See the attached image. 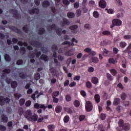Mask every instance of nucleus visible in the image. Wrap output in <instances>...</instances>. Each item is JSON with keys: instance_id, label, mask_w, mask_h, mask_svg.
<instances>
[{"instance_id": "nucleus-17", "label": "nucleus", "mask_w": 131, "mask_h": 131, "mask_svg": "<svg viewBox=\"0 0 131 131\" xmlns=\"http://www.w3.org/2000/svg\"><path fill=\"white\" fill-rule=\"evenodd\" d=\"M42 6L43 8H48L50 7V2L48 0H46L42 3Z\"/></svg>"}, {"instance_id": "nucleus-10", "label": "nucleus", "mask_w": 131, "mask_h": 131, "mask_svg": "<svg viewBox=\"0 0 131 131\" xmlns=\"http://www.w3.org/2000/svg\"><path fill=\"white\" fill-rule=\"evenodd\" d=\"M1 121L3 123H7L9 120V118H8V116L5 114H2L1 116Z\"/></svg>"}, {"instance_id": "nucleus-8", "label": "nucleus", "mask_w": 131, "mask_h": 131, "mask_svg": "<svg viewBox=\"0 0 131 131\" xmlns=\"http://www.w3.org/2000/svg\"><path fill=\"white\" fill-rule=\"evenodd\" d=\"M9 28L11 30H12V31H14V32L17 33V34H21V30L17 28V27L14 26H10L9 27Z\"/></svg>"}, {"instance_id": "nucleus-19", "label": "nucleus", "mask_w": 131, "mask_h": 131, "mask_svg": "<svg viewBox=\"0 0 131 131\" xmlns=\"http://www.w3.org/2000/svg\"><path fill=\"white\" fill-rule=\"evenodd\" d=\"M91 82L94 84H97V83H99V79H98V78L96 77H93L92 78Z\"/></svg>"}, {"instance_id": "nucleus-62", "label": "nucleus", "mask_w": 131, "mask_h": 131, "mask_svg": "<svg viewBox=\"0 0 131 131\" xmlns=\"http://www.w3.org/2000/svg\"><path fill=\"white\" fill-rule=\"evenodd\" d=\"M25 105H26V107H29V106H30V105H31V101L30 100L26 101Z\"/></svg>"}, {"instance_id": "nucleus-4", "label": "nucleus", "mask_w": 131, "mask_h": 131, "mask_svg": "<svg viewBox=\"0 0 131 131\" xmlns=\"http://www.w3.org/2000/svg\"><path fill=\"white\" fill-rule=\"evenodd\" d=\"M85 110L87 112H91L93 110V103L91 101H88L86 102Z\"/></svg>"}, {"instance_id": "nucleus-38", "label": "nucleus", "mask_w": 131, "mask_h": 131, "mask_svg": "<svg viewBox=\"0 0 131 131\" xmlns=\"http://www.w3.org/2000/svg\"><path fill=\"white\" fill-rule=\"evenodd\" d=\"M93 14L94 18H99V12L98 11H94Z\"/></svg>"}, {"instance_id": "nucleus-15", "label": "nucleus", "mask_w": 131, "mask_h": 131, "mask_svg": "<svg viewBox=\"0 0 131 131\" xmlns=\"http://www.w3.org/2000/svg\"><path fill=\"white\" fill-rule=\"evenodd\" d=\"M122 128L124 130L128 131L130 129V125L129 123H125Z\"/></svg>"}, {"instance_id": "nucleus-21", "label": "nucleus", "mask_w": 131, "mask_h": 131, "mask_svg": "<svg viewBox=\"0 0 131 131\" xmlns=\"http://www.w3.org/2000/svg\"><path fill=\"white\" fill-rule=\"evenodd\" d=\"M67 17L70 18L71 19L73 18L74 17H75V14L73 12H68L67 13Z\"/></svg>"}, {"instance_id": "nucleus-36", "label": "nucleus", "mask_w": 131, "mask_h": 131, "mask_svg": "<svg viewBox=\"0 0 131 131\" xmlns=\"http://www.w3.org/2000/svg\"><path fill=\"white\" fill-rule=\"evenodd\" d=\"M21 97H22V95L19 93L14 94V97L16 99V100H19V99H20Z\"/></svg>"}, {"instance_id": "nucleus-6", "label": "nucleus", "mask_w": 131, "mask_h": 131, "mask_svg": "<svg viewBox=\"0 0 131 131\" xmlns=\"http://www.w3.org/2000/svg\"><path fill=\"white\" fill-rule=\"evenodd\" d=\"M28 13L30 14V15H33V14H36L37 15V14L39 13V9H38V8H35L29 10Z\"/></svg>"}, {"instance_id": "nucleus-63", "label": "nucleus", "mask_w": 131, "mask_h": 131, "mask_svg": "<svg viewBox=\"0 0 131 131\" xmlns=\"http://www.w3.org/2000/svg\"><path fill=\"white\" fill-rule=\"evenodd\" d=\"M53 98V103H58V102H59V99L54 97H52Z\"/></svg>"}, {"instance_id": "nucleus-30", "label": "nucleus", "mask_w": 131, "mask_h": 131, "mask_svg": "<svg viewBox=\"0 0 131 131\" xmlns=\"http://www.w3.org/2000/svg\"><path fill=\"white\" fill-rule=\"evenodd\" d=\"M118 125L119 127H122L124 125V121H123V120L120 119L118 122Z\"/></svg>"}, {"instance_id": "nucleus-34", "label": "nucleus", "mask_w": 131, "mask_h": 131, "mask_svg": "<svg viewBox=\"0 0 131 131\" xmlns=\"http://www.w3.org/2000/svg\"><path fill=\"white\" fill-rule=\"evenodd\" d=\"M25 112H24V110L23 109V108L22 107H19V109H18V114H19V115L21 116L23 114H24V113Z\"/></svg>"}, {"instance_id": "nucleus-3", "label": "nucleus", "mask_w": 131, "mask_h": 131, "mask_svg": "<svg viewBox=\"0 0 131 131\" xmlns=\"http://www.w3.org/2000/svg\"><path fill=\"white\" fill-rule=\"evenodd\" d=\"M10 12L13 13V17L15 19H17V20H19V19H21V15H20V14L18 13L17 10L12 9L10 10Z\"/></svg>"}, {"instance_id": "nucleus-26", "label": "nucleus", "mask_w": 131, "mask_h": 131, "mask_svg": "<svg viewBox=\"0 0 131 131\" xmlns=\"http://www.w3.org/2000/svg\"><path fill=\"white\" fill-rule=\"evenodd\" d=\"M45 32L46 29H45L43 28H41L38 30V34H39V35H42V34H45Z\"/></svg>"}, {"instance_id": "nucleus-57", "label": "nucleus", "mask_w": 131, "mask_h": 131, "mask_svg": "<svg viewBox=\"0 0 131 131\" xmlns=\"http://www.w3.org/2000/svg\"><path fill=\"white\" fill-rule=\"evenodd\" d=\"M113 51L114 54H118V52H119V50H118L117 48L114 47L113 49Z\"/></svg>"}, {"instance_id": "nucleus-18", "label": "nucleus", "mask_w": 131, "mask_h": 131, "mask_svg": "<svg viewBox=\"0 0 131 131\" xmlns=\"http://www.w3.org/2000/svg\"><path fill=\"white\" fill-rule=\"evenodd\" d=\"M94 99L95 102L98 104V103H100V101H101V97L99 94H96L94 96Z\"/></svg>"}, {"instance_id": "nucleus-46", "label": "nucleus", "mask_w": 131, "mask_h": 131, "mask_svg": "<svg viewBox=\"0 0 131 131\" xmlns=\"http://www.w3.org/2000/svg\"><path fill=\"white\" fill-rule=\"evenodd\" d=\"M34 78H35V80H38V79H39V78H40V74H39L38 73L36 74L35 75Z\"/></svg>"}, {"instance_id": "nucleus-28", "label": "nucleus", "mask_w": 131, "mask_h": 131, "mask_svg": "<svg viewBox=\"0 0 131 131\" xmlns=\"http://www.w3.org/2000/svg\"><path fill=\"white\" fill-rule=\"evenodd\" d=\"M47 127L49 130H54L56 128V126L54 124H49Z\"/></svg>"}, {"instance_id": "nucleus-31", "label": "nucleus", "mask_w": 131, "mask_h": 131, "mask_svg": "<svg viewBox=\"0 0 131 131\" xmlns=\"http://www.w3.org/2000/svg\"><path fill=\"white\" fill-rule=\"evenodd\" d=\"M120 102V99L119 98H116L114 99L113 104L115 105V106H116L119 104Z\"/></svg>"}, {"instance_id": "nucleus-11", "label": "nucleus", "mask_w": 131, "mask_h": 131, "mask_svg": "<svg viewBox=\"0 0 131 131\" xmlns=\"http://www.w3.org/2000/svg\"><path fill=\"white\" fill-rule=\"evenodd\" d=\"M99 6L102 9H105L107 6V3H106V1L104 0H100L99 2Z\"/></svg>"}, {"instance_id": "nucleus-7", "label": "nucleus", "mask_w": 131, "mask_h": 131, "mask_svg": "<svg viewBox=\"0 0 131 131\" xmlns=\"http://www.w3.org/2000/svg\"><path fill=\"white\" fill-rule=\"evenodd\" d=\"M112 24L115 26H121L122 24V21L119 19H114L112 21Z\"/></svg>"}, {"instance_id": "nucleus-58", "label": "nucleus", "mask_w": 131, "mask_h": 131, "mask_svg": "<svg viewBox=\"0 0 131 131\" xmlns=\"http://www.w3.org/2000/svg\"><path fill=\"white\" fill-rule=\"evenodd\" d=\"M17 65H22L23 64V60L22 59H19L16 61Z\"/></svg>"}, {"instance_id": "nucleus-43", "label": "nucleus", "mask_w": 131, "mask_h": 131, "mask_svg": "<svg viewBox=\"0 0 131 131\" xmlns=\"http://www.w3.org/2000/svg\"><path fill=\"white\" fill-rule=\"evenodd\" d=\"M25 103V99L24 98H21L19 100V105L23 106Z\"/></svg>"}, {"instance_id": "nucleus-61", "label": "nucleus", "mask_w": 131, "mask_h": 131, "mask_svg": "<svg viewBox=\"0 0 131 131\" xmlns=\"http://www.w3.org/2000/svg\"><path fill=\"white\" fill-rule=\"evenodd\" d=\"M84 52H85L88 53H91V52H92V49L91 48H87L84 50Z\"/></svg>"}, {"instance_id": "nucleus-52", "label": "nucleus", "mask_w": 131, "mask_h": 131, "mask_svg": "<svg viewBox=\"0 0 131 131\" xmlns=\"http://www.w3.org/2000/svg\"><path fill=\"white\" fill-rule=\"evenodd\" d=\"M120 47L121 48H125V47H126V43H125V42H120Z\"/></svg>"}, {"instance_id": "nucleus-42", "label": "nucleus", "mask_w": 131, "mask_h": 131, "mask_svg": "<svg viewBox=\"0 0 131 131\" xmlns=\"http://www.w3.org/2000/svg\"><path fill=\"white\" fill-rule=\"evenodd\" d=\"M106 77L108 80H113V77H112V75L109 73H107Z\"/></svg>"}, {"instance_id": "nucleus-54", "label": "nucleus", "mask_w": 131, "mask_h": 131, "mask_svg": "<svg viewBox=\"0 0 131 131\" xmlns=\"http://www.w3.org/2000/svg\"><path fill=\"white\" fill-rule=\"evenodd\" d=\"M80 94H81V96L82 97H83L84 98H85V97H86V92H85V91L82 90L80 92Z\"/></svg>"}, {"instance_id": "nucleus-22", "label": "nucleus", "mask_w": 131, "mask_h": 131, "mask_svg": "<svg viewBox=\"0 0 131 131\" xmlns=\"http://www.w3.org/2000/svg\"><path fill=\"white\" fill-rule=\"evenodd\" d=\"M40 59V60H43V61H45V62H47L48 60H49L48 56L45 54H42V55H41Z\"/></svg>"}, {"instance_id": "nucleus-47", "label": "nucleus", "mask_w": 131, "mask_h": 131, "mask_svg": "<svg viewBox=\"0 0 131 131\" xmlns=\"http://www.w3.org/2000/svg\"><path fill=\"white\" fill-rule=\"evenodd\" d=\"M72 98L71 96L69 95H66V100L67 102H70L71 101Z\"/></svg>"}, {"instance_id": "nucleus-37", "label": "nucleus", "mask_w": 131, "mask_h": 131, "mask_svg": "<svg viewBox=\"0 0 131 131\" xmlns=\"http://www.w3.org/2000/svg\"><path fill=\"white\" fill-rule=\"evenodd\" d=\"M74 105L75 107H79V106L80 105V103L78 100H75L74 101Z\"/></svg>"}, {"instance_id": "nucleus-45", "label": "nucleus", "mask_w": 131, "mask_h": 131, "mask_svg": "<svg viewBox=\"0 0 131 131\" xmlns=\"http://www.w3.org/2000/svg\"><path fill=\"white\" fill-rule=\"evenodd\" d=\"M92 83L90 81H87L86 82V86L88 88V89H91L92 88Z\"/></svg>"}, {"instance_id": "nucleus-16", "label": "nucleus", "mask_w": 131, "mask_h": 131, "mask_svg": "<svg viewBox=\"0 0 131 131\" xmlns=\"http://www.w3.org/2000/svg\"><path fill=\"white\" fill-rule=\"evenodd\" d=\"M30 43L32 46H34L35 47H40V46H41L40 42H38V41H35V40L31 41Z\"/></svg>"}, {"instance_id": "nucleus-55", "label": "nucleus", "mask_w": 131, "mask_h": 131, "mask_svg": "<svg viewBox=\"0 0 131 131\" xmlns=\"http://www.w3.org/2000/svg\"><path fill=\"white\" fill-rule=\"evenodd\" d=\"M0 130L6 131V130H7V127H6V126H5L3 125H0Z\"/></svg>"}, {"instance_id": "nucleus-40", "label": "nucleus", "mask_w": 131, "mask_h": 131, "mask_svg": "<svg viewBox=\"0 0 131 131\" xmlns=\"http://www.w3.org/2000/svg\"><path fill=\"white\" fill-rule=\"evenodd\" d=\"M69 116H66L63 118V121L65 123H67L69 121Z\"/></svg>"}, {"instance_id": "nucleus-23", "label": "nucleus", "mask_w": 131, "mask_h": 131, "mask_svg": "<svg viewBox=\"0 0 131 131\" xmlns=\"http://www.w3.org/2000/svg\"><path fill=\"white\" fill-rule=\"evenodd\" d=\"M62 109V106H61L60 105H57L55 108V112H56V113H60L61 112Z\"/></svg>"}, {"instance_id": "nucleus-50", "label": "nucleus", "mask_w": 131, "mask_h": 131, "mask_svg": "<svg viewBox=\"0 0 131 131\" xmlns=\"http://www.w3.org/2000/svg\"><path fill=\"white\" fill-rule=\"evenodd\" d=\"M66 111L69 114H72V110L69 107H66Z\"/></svg>"}, {"instance_id": "nucleus-12", "label": "nucleus", "mask_w": 131, "mask_h": 131, "mask_svg": "<svg viewBox=\"0 0 131 131\" xmlns=\"http://www.w3.org/2000/svg\"><path fill=\"white\" fill-rule=\"evenodd\" d=\"M64 55L67 57H71V56H73V55H74V50L71 49L70 50L67 51L64 53Z\"/></svg>"}, {"instance_id": "nucleus-48", "label": "nucleus", "mask_w": 131, "mask_h": 131, "mask_svg": "<svg viewBox=\"0 0 131 131\" xmlns=\"http://www.w3.org/2000/svg\"><path fill=\"white\" fill-rule=\"evenodd\" d=\"M84 118H85V116L83 115H81L79 116V121H83V120H84Z\"/></svg>"}, {"instance_id": "nucleus-51", "label": "nucleus", "mask_w": 131, "mask_h": 131, "mask_svg": "<svg viewBox=\"0 0 131 131\" xmlns=\"http://www.w3.org/2000/svg\"><path fill=\"white\" fill-rule=\"evenodd\" d=\"M62 3L65 6H68L70 5V2L68 0H63Z\"/></svg>"}, {"instance_id": "nucleus-60", "label": "nucleus", "mask_w": 131, "mask_h": 131, "mask_svg": "<svg viewBox=\"0 0 131 131\" xmlns=\"http://www.w3.org/2000/svg\"><path fill=\"white\" fill-rule=\"evenodd\" d=\"M100 118L101 120H105L106 118V115L105 114H101L100 115Z\"/></svg>"}, {"instance_id": "nucleus-2", "label": "nucleus", "mask_w": 131, "mask_h": 131, "mask_svg": "<svg viewBox=\"0 0 131 131\" xmlns=\"http://www.w3.org/2000/svg\"><path fill=\"white\" fill-rule=\"evenodd\" d=\"M10 101V98L8 97L4 98V96H0V105H1V106H4L6 103L9 104Z\"/></svg>"}, {"instance_id": "nucleus-27", "label": "nucleus", "mask_w": 131, "mask_h": 131, "mask_svg": "<svg viewBox=\"0 0 131 131\" xmlns=\"http://www.w3.org/2000/svg\"><path fill=\"white\" fill-rule=\"evenodd\" d=\"M11 85L12 89H16L17 88V85H18V83H17V81H12L11 83Z\"/></svg>"}, {"instance_id": "nucleus-20", "label": "nucleus", "mask_w": 131, "mask_h": 131, "mask_svg": "<svg viewBox=\"0 0 131 131\" xmlns=\"http://www.w3.org/2000/svg\"><path fill=\"white\" fill-rule=\"evenodd\" d=\"M90 62H93V63H97L99 62V59L96 57H93L90 59Z\"/></svg>"}, {"instance_id": "nucleus-64", "label": "nucleus", "mask_w": 131, "mask_h": 131, "mask_svg": "<svg viewBox=\"0 0 131 131\" xmlns=\"http://www.w3.org/2000/svg\"><path fill=\"white\" fill-rule=\"evenodd\" d=\"M52 49L55 50V51H57L58 50V46L56 45H53L52 46Z\"/></svg>"}, {"instance_id": "nucleus-33", "label": "nucleus", "mask_w": 131, "mask_h": 131, "mask_svg": "<svg viewBox=\"0 0 131 131\" xmlns=\"http://www.w3.org/2000/svg\"><path fill=\"white\" fill-rule=\"evenodd\" d=\"M110 72L111 73V74H112V75H113L114 76H115V75H116V74H117V71H116V70L114 69H112L110 70Z\"/></svg>"}, {"instance_id": "nucleus-25", "label": "nucleus", "mask_w": 131, "mask_h": 131, "mask_svg": "<svg viewBox=\"0 0 131 131\" xmlns=\"http://www.w3.org/2000/svg\"><path fill=\"white\" fill-rule=\"evenodd\" d=\"M23 30L25 31V33H28L29 31V27L27 25H25L24 27H23Z\"/></svg>"}, {"instance_id": "nucleus-13", "label": "nucleus", "mask_w": 131, "mask_h": 131, "mask_svg": "<svg viewBox=\"0 0 131 131\" xmlns=\"http://www.w3.org/2000/svg\"><path fill=\"white\" fill-rule=\"evenodd\" d=\"M70 24V21L67 18H63L62 19V23H61V27H65L66 25H69Z\"/></svg>"}, {"instance_id": "nucleus-1", "label": "nucleus", "mask_w": 131, "mask_h": 131, "mask_svg": "<svg viewBox=\"0 0 131 131\" xmlns=\"http://www.w3.org/2000/svg\"><path fill=\"white\" fill-rule=\"evenodd\" d=\"M49 28H50L51 30L55 29L56 34H57V35H58V36H61L62 35V33L66 34V30H64L62 31V29H57V25H56V24H52L51 26H49ZM61 31H62V32Z\"/></svg>"}, {"instance_id": "nucleus-59", "label": "nucleus", "mask_w": 131, "mask_h": 131, "mask_svg": "<svg viewBox=\"0 0 131 131\" xmlns=\"http://www.w3.org/2000/svg\"><path fill=\"white\" fill-rule=\"evenodd\" d=\"M74 8L75 9H78L79 8V3L76 2L74 4Z\"/></svg>"}, {"instance_id": "nucleus-9", "label": "nucleus", "mask_w": 131, "mask_h": 131, "mask_svg": "<svg viewBox=\"0 0 131 131\" xmlns=\"http://www.w3.org/2000/svg\"><path fill=\"white\" fill-rule=\"evenodd\" d=\"M38 118V115L36 114H34L33 115L30 117V118L28 120V121H34V122H35L36 121H37V119Z\"/></svg>"}, {"instance_id": "nucleus-32", "label": "nucleus", "mask_w": 131, "mask_h": 131, "mask_svg": "<svg viewBox=\"0 0 131 131\" xmlns=\"http://www.w3.org/2000/svg\"><path fill=\"white\" fill-rule=\"evenodd\" d=\"M108 63H110V64H115L117 63V61L114 59V58H110L108 59Z\"/></svg>"}, {"instance_id": "nucleus-14", "label": "nucleus", "mask_w": 131, "mask_h": 131, "mask_svg": "<svg viewBox=\"0 0 131 131\" xmlns=\"http://www.w3.org/2000/svg\"><path fill=\"white\" fill-rule=\"evenodd\" d=\"M77 28H78V26L76 25H74L69 27V29H70L71 30H73L72 31L73 33H77V31H76Z\"/></svg>"}, {"instance_id": "nucleus-24", "label": "nucleus", "mask_w": 131, "mask_h": 131, "mask_svg": "<svg viewBox=\"0 0 131 131\" xmlns=\"http://www.w3.org/2000/svg\"><path fill=\"white\" fill-rule=\"evenodd\" d=\"M4 58L6 62H11V58L9 54H6L4 56Z\"/></svg>"}, {"instance_id": "nucleus-49", "label": "nucleus", "mask_w": 131, "mask_h": 131, "mask_svg": "<svg viewBox=\"0 0 131 131\" xmlns=\"http://www.w3.org/2000/svg\"><path fill=\"white\" fill-rule=\"evenodd\" d=\"M3 72L6 73L7 74H9L11 73V70L10 69H5L3 70Z\"/></svg>"}, {"instance_id": "nucleus-5", "label": "nucleus", "mask_w": 131, "mask_h": 131, "mask_svg": "<svg viewBox=\"0 0 131 131\" xmlns=\"http://www.w3.org/2000/svg\"><path fill=\"white\" fill-rule=\"evenodd\" d=\"M32 112L30 110H28L26 111L24 113V116L27 119V120H29V118H30V117L32 115Z\"/></svg>"}, {"instance_id": "nucleus-35", "label": "nucleus", "mask_w": 131, "mask_h": 131, "mask_svg": "<svg viewBox=\"0 0 131 131\" xmlns=\"http://www.w3.org/2000/svg\"><path fill=\"white\" fill-rule=\"evenodd\" d=\"M26 53V49L25 47H23L20 48V53L21 55H25V54Z\"/></svg>"}, {"instance_id": "nucleus-53", "label": "nucleus", "mask_w": 131, "mask_h": 131, "mask_svg": "<svg viewBox=\"0 0 131 131\" xmlns=\"http://www.w3.org/2000/svg\"><path fill=\"white\" fill-rule=\"evenodd\" d=\"M126 98V94H125L124 93H122V94L121 95V98L122 99V100L124 101V100H125Z\"/></svg>"}, {"instance_id": "nucleus-39", "label": "nucleus", "mask_w": 131, "mask_h": 131, "mask_svg": "<svg viewBox=\"0 0 131 131\" xmlns=\"http://www.w3.org/2000/svg\"><path fill=\"white\" fill-rule=\"evenodd\" d=\"M59 95H60V92L56 91L53 92L52 94V97H58Z\"/></svg>"}, {"instance_id": "nucleus-56", "label": "nucleus", "mask_w": 131, "mask_h": 131, "mask_svg": "<svg viewBox=\"0 0 131 131\" xmlns=\"http://www.w3.org/2000/svg\"><path fill=\"white\" fill-rule=\"evenodd\" d=\"M105 10L106 11H107L108 14H114L115 11L113 9H110L109 10H108V9L106 8Z\"/></svg>"}, {"instance_id": "nucleus-41", "label": "nucleus", "mask_w": 131, "mask_h": 131, "mask_svg": "<svg viewBox=\"0 0 131 131\" xmlns=\"http://www.w3.org/2000/svg\"><path fill=\"white\" fill-rule=\"evenodd\" d=\"M19 75V77L22 78V79H25V78H26V75L23 73H20Z\"/></svg>"}, {"instance_id": "nucleus-44", "label": "nucleus", "mask_w": 131, "mask_h": 131, "mask_svg": "<svg viewBox=\"0 0 131 131\" xmlns=\"http://www.w3.org/2000/svg\"><path fill=\"white\" fill-rule=\"evenodd\" d=\"M5 37H6L5 35L2 33H0V41H1V42H3V41H2V40L5 39Z\"/></svg>"}, {"instance_id": "nucleus-29", "label": "nucleus", "mask_w": 131, "mask_h": 131, "mask_svg": "<svg viewBox=\"0 0 131 131\" xmlns=\"http://www.w3.org/2000/svg\"><path fill=\"white\" fill-rule=\"evenodd\" d=\"M103 35H105L106 36H109L111 35L112 34L111 33V32L110 31H104L102 32Z\"/></svg>"}]
</instances>
